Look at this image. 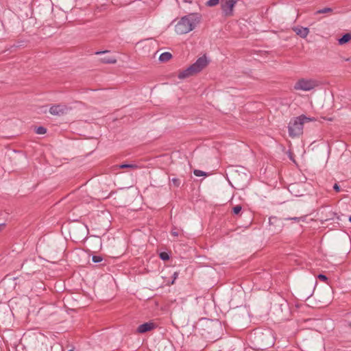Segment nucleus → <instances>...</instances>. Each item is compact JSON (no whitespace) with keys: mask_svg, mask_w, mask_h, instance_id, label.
<instances>
[{"mask_svg":"<svg viewBox=\"0 0 351 351\" xmlns=\"http://www.w3.org/2000/svg\"><path fill=\"white\" fill-rule=\"evenodd\" d=\"M202 16L198 13H191L180 19L175 25V31L178 34H185L193 30L200 23Z\"/></svg>","mask_w":351,"mask_h":351,"instance_id":"f257e3e1","label":"nucleus"},{"mask_svg":"<svg viewBox=\"0 0 351 351\" xmlns=\"http://www.w3.org/2000/svg\"><path fill=\"white\" fill-rule=\"evenodd\" d=\"M254 341L258 350H266L274 345V337L271 331L257 332L254 333Z\"/></svg>","mask_w":351,"mask_h":351,"instance_id":"f03ea898","label":"nucleus"},{"mask_svg":"<svg viewBox=\"0 0 351 351\" xmlns=\"http://www.w3.org/2000/svg\"><path fill=\"white\" fill-rule=\"evenodd\" d=\"M310 121L311 119L304 115H301L291 120L288 126L289 136L293 138L302 134L304 123Z\"/></svg>","mask_w":351,"mask_h":351,"instance_id":"7ed1b4c3","label":"nucleus"},{"mask_svg":"<svg viewBox=\"0 0 351 351\" xmlns=\"http://www.w3.org/2000/svg\"><path fill=\"white\" fill-rule=\"evenodd\" d=\"M319 85V81L313 78H300L294 84L296 90L310 91Z\"/></svg>","mask_w":351,"mask_h":351,"instance_id":"20e7f679","label":"nucleus"},{"mask_svg":"<svg viewBox=\"0 0 351 351\" xmlns=\"http://www.w3.org/2000/svg\"><path fill=\"white\" fill-rule=\"evenodd\" d=\"M237 0H221V8L224 16L230 17L234 15V8Z\"/></svg>","mask_w":351,"mask_h":351,"instance_id":"39448f33","label":"nucleus"},{"mask_svg":"<svg viewBox=\"0 0 351 351\" xmlns=\"http://www.w3.org/2000/svg\"><path fill=\"white\" fill-rule=\"evenodd\" d=\"M70 110L71 108L65 104H57L51 106L49 108V112L52 115L62 116L66 114Z\"/></svg>","mask_w":351,"mask_h":351,"instance_id":"423d86ee","label":"nucleus"},{"mask_svg":"<svg viewBox=\"0 0 351 351\" xmlns=\"http://www.w3.org/2000/svg\"><path fill=\"white\" fill-rule=\"evenodd\" d=\"M208 62L209 61L207 60L206 55H204L199 58L191 66L197 74L202 71L208 64Z\"/></svg>","mask_w":351,"mask_h":351,"instance_id":"0eeeda50","label":"nucleus"},{"mask_svg":"<svg viewBox=\"0 0 351 351\" xmlns=\"http://www.w3.org/2000/svg\"><path fill=\"white\" fill-rule=\"evenodd\" d=\"M269 230L274 233H278L282 229V222L276 217H271L269 219Z\"/></svg>","mask_w":351,"mask_h":351,"instance_id":"6e6552de","label":"nucleus"},{"mask_svg":"<svg viewBox=\"0 0 351 351\" xmlns=\"http://www.w3.org/2000/svg\"><path fill=\"white\" fill-rule=\"evenodd\" d=\"M292 29L295 33L302 38H306L309 34V29L308 27H304L301 26L293 27Z\"/></svg>","mask_w":351,"mask_h":351,"instance_id":"1a4fd4ad","label":"nucleus"},{"mask_svg":"<svg viewBox=\"0 0 351 351\" xmlns=\"http://www.w3.org/2000/svg\"><path fill=\"white\" fill-rule=\"evenodd\" d=\"M155 325L152 322H147L140 325L137 328L138 333H145L146 332L152 330L154 328Z\"/></svg>","mask_w":351,"mask_h":351,"instance_id":"9d476101","label":"nucleus"},{"mask_svg":"<svg viewBox=\"0 0 351 351\" xmlns=\"http://www.w3.org/2000/svg\"><path fill=\"white\" fill-rule=\"evenodd\" d=\"M196 73L193 71V69H191V66H189L186 69L180 71L178 74V78L180 79H185L190 76L194 75Z\"/></svg>","mask_w":351,"mask_h":351,"instance_id":"9b49d317","label":"nucleus"},{"mask_svg":"<svg viewBox=\"0 0 351 351\" xmlns=\"http://www.w3.org/2000/svg\"><path fill=\"white\" fill-rule=\"evenodd\" d=\"M351 40V34L348 33L344 34L341 38L338 40L339 45H344Z\"/></svg>","mask_w":351,"mask_h":351,"instance_id":"f8f14e48","label":"nucleus"},{"mask_svg":"<svg viewBox=\"0 0 351 351\" xmlns=\"http://www.w3.org/2000/svg\"><path fill=\"white\" fill-rule=\"evenodd\" d=\"M100 61L104 64H115L117 59L114 57H104L100 59Z\"/></svg>","mask_w":351,"mask_h":351,"instance_id":"ddd939ff","label":"nucleus"},{"mask_svg":"<svg viewBox=\"0 0 351 351\" xmlns=\"http://www.w3.org/2000/svg\"><path fill=\"white\" fill-rule=\"evenodd\" d=\"M116 168L119 169H137L139 168V167L136 164H122L120 165L116 166Z\"/></svg>","mask_w":351,"mask_h":351,"instance_id":"4468645a","label":"nucleus"},{"mask_svg":"<svg viewBox=\"0 0 351 351\" xmlns=\"http://www.w3.org/2000/svg\"><path fill=\"white\" fill-rule=\"evenodd\" d=\"M171 58H172V55L171 53L164 52L160 56L159 60L161 62H167V61L169 60Z\"/></svg>","mask_w":351,"mask_h":351,"instance_id":"2eb2a0df","label":"nucleus"},{"mask_svg":"<svg viewBox=\"0 0 351 351\" xmlns=\"http://www.w3.org/2000/svg\"><path fill=\"white\" fill-rule=\"evenodd\" d=\"M305 219H306V216H302V217H291V218H285V220H293L295 222H300V221H304Z\"/></svg>","mask_w":351,"mask_h":351,"instance_id":"dca6fc26","label":"nucleus"},{"mask_svg":"<svg viewBox=\"0 0 351 351\" xmlns=\"http://www.w3.org/2000/svg\"><path fill=\"white\" fill-rule=\"evenodd\" d=\"M219 0H208L206 2V5L209 7H213L219 4Z\"/></svg>","mask_w":351,"mask_h":351,"instance_id":"f3484780","label":"nucleus"},{"mask_svg":"<svg viewBox=\"0 0 351 351\" xmlns=\"http://www.w3.org/2000/svg\"><path fill=\"white\" fill-rule=\"evenodd\" d=\"M47 132V129L43 126L36 128V133L38 134H45Z\"/></svg>","mask_w":351,"mask_h":351,"instance_id":"a211bd4d","label":"nucleus"},{"mask_svg":"<svg viewBox=\"0 0 351 351\" xmlns=\"http://www.w3.org/2000/svg\"><path fill=\"white\" fill-rule=\"evenodd\" d=\"M332 10L330 8H324L323 9L319 10L317 11V14H326L328 12H332Z\"/></svg>","mask_w":351,"mask_h":351,"instance_id":"6ab92c4d","label":"nucleus"},{"mask_svg":"<svg viewBox=\"0 0 351 351\" xmlns=\"http://www.w3.org/2000/svg\"><path fill=\"white\" fill-rule=\"evenodd\" d=\"M241 209H242V207L241 205H237L232 208V211H233L234 214L238 215L240 213Z\"/></svg>","mask_w":351,"mask_h":351,"instance_id":"aec40b11","label":"nucleus"},{"mask_svg":"<svg viewBox=\"0 0 351 351\" xmlns=\"http://www.w3.org/2000/svg\"><path fill=\"white\" fill-rule=\"evenodd\" d=\"M160 258L163 261H168L169 259V256L167 252H162L160 254Z\"/></svg>","mask_w":351,"mask_h":351,"instance_id":"412c9836","label":"nucleus"},{"mask_svg":"<svg viewBox=\"0 0 351 351\" xmlns=\"http://www.w3.org/2000/svg\"><path fill=\"white\" fill-rule=\"evenodd\" d=\"M194 174L196 176H205L206 175V173L201 171V170H198V169H195L193 171Z\"/></svg>","mask_w":351,"mask_h":351,"instance_id":"4be33fe9","label":"nucleus"},{"mask_svg":"<svg viewBox=\"0 0 351 351\" xmlns=\"http://www.w3.org/2000/svg\"><path fill=\"white\" fill-rule=\"evenodd\" d=\"M92 261L94 262V263H99L102 261V258L99 256H93L92 257Z\"/></svg>","mask_w":351,"mask_h":351,"instance_id":"5701e85b","label":"nucleus"},{"mask_svg":"<svg viewBox=\"0 0 351 351\" xmlns=\"http://www.w3.org/2000/svg\"><path fill=\"white\" fill-rule=\"evenodd\" d=\"M171 182L173 184V185L177 187L180 186V182H181L180 180L178 178H173L171 180Z\"/></svg>","mask_w":351,"mask_h":351,"instance_id":"b1692460","label":"nucleus"},{"mask_svg":"<svg viewBox=\"0 0 351 351\" xmlns=\"http://www.w3.org/2000/svg\"><path fill=\"white\" fill-rule=\"evenodd\" d=\"M318 278L323 282H327L328 278L324 274H319Z\"/></svg>","mask_w":351,"mask_h":351,"instance_id":"393cba45","label":"nucleus"},{"mask_svg":"<svg viewBox=\"0 0 351 351\" xmlns=\"http://www.w3.org/2000/svg\"><path fill=\"white\" fill-rule=\"evenodd\" d=\"M333 189L336 192L340 191V186L337 184H334Z\"/></svg>","mask_w":351,"mask_h":351,"instance_id":"a878e982","label":"nucleus"},{"mask_svg":"<svg viewBox=\"0 0 351 351\" xmlns=\"http://www.w3.org/2000/svg\"><path fill=\"white\" fill-rule=\"evenodd\" d=\"M171 233L174 237H178V232H177L176 230H172Z\"/></svg>","mask_w":351,"mask_h":351,"instance_id":"bb28decb","label":"nucleus"},{"mask_svg":"<svg viewBox=\"0 0 351 351\" xmlns=\"http://www.w3.org/2000/svg\"><path fill=\"white\" fill-rule=\"evenodd\" d=\"M106 52H108V51H97V52L95 53V54H97V55H99V54L105 53H106Z\"/></svg>","mask_w":351,"mask_h":351,"instance_id":"cd10ccee","label":"nucleus"},{"mask_svg":"<svg viewBox=\"0 0 351 351\" xmlns=\"http://www.w3.org/2000/svg\"><path fill=\"white\" fill-rule=\"evenodd\" d=\"M5 226V223L0 224V232L4 228Z\"/></svg>","mask_w":351,"mask_h":351,"instance_id":"c85d7f7f","label":"nucleus"},{"mask_svg":"<svg viewBox=\"0 0 351 351\" xmlns=\"http://www.w3.org/2000/svg\"><path fill=\"white\" fill-rule=\"evenodd\" d=\"M349 221L351 222V216L349 217Z\"/></svg>","mask_w":351,"mask_h":351,"instance_id":"c756f323","label":"nucleus"},{"mask_svg":"<svg viewBox=\"0 0 351 351\" xmlns=\"http://www.w3.org/2000/svg\"><path fill=\"white\" fill-rule=\"evenodd\" d=\"M69 351H74L73 350H69Z\"/></svg>","mask_w":351,"mask_h":351,"instance_id":"7c9ffc66","label":"nucleus"},{"mask_svg":"<svg viewBox=\"0 0 351 351\" xmlns=\"http://www.w3.org/2000/svg\"><path fill=\"white\" fill-rule=\"evenodd\" d=\"M350 326L351 327V323L350 324Z\"/></svg>","mask_w":351,"mask_h":351,"instance_id":"2f4dec72","label":"nucleus"}]
</instances>
